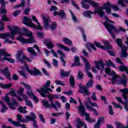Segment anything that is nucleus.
Returning a JSON list of instances; mask_svg holds the SVG:
<instances>
[{"label": "nucleus", "instance_id": "nucleus-30", "mask_svg": "<svg viewBox=\"0 0 128 128\" xmlns=\"http://www.w3.org/2000/svg\"><path fill=\"white\" fill-rule=\"evenodd\" d=\"M90 48H92L94 50H96V46L94 45V44H92L90 42L87 43L86 44V48H87L88 52H92Z\"/></svg>", "mask_w": 128, "mask_h": 128}, {"label": "nucleus", "instance_id": "nucleus-36", "mask_svg": "<svg viewBox=\"0 0 128 128\" xmlns=\"http://www.w3.org/2000/svg\"><path fill=\"white\" fill-rule=\"evenodd\" d=\"M85 118L86 120H87V122H96V120L90 118V114L88 113H87L85 115Z\"/></svg>", "mask_w": 128, "mask_h": 128}, {"label": "nucleus", "instance_id": "nucleus-13", "mask_svg": "<svg viewBox=\"0 0 128 128\" xmlns=\"http://www.w3.org/2000/svg\"><path fill=\"white\" fill-rule=\"evenodd\" d=\"M50 92H48V94H46V93L44 92L41 93V96H42V98H48L50 100V102H51V108H54L56 110H58L56 106V104L52 102V100H54V96L53 95H50Z\"/></svg>", "mask_w": 128, "mask_h": 128}, {"label": "nucleus", "instance_id": "nucleus-49", "mask_svg": "<svg viewBox=\"0 0 128 128\" xmlns=\"http://www.w3.org/2000/svg\"><path fill=\"white\" fill-rule=\"evenodd\" d=\"M25 4L26 2L24 0H22V2L18 5H16V6L14 7V8H20V6L22 7V8H24Z\"/></svg>", "mask_w": 128, "mask_h": 128}, {"label": "nucleus", "instance_id": "nucleus-55", "mask_svg": "<svg viewBox=\"0 0 128 128\" xmlns=\"http://www.w3.org/2000/svg\"><path fill=\"white\" fill-rule=\"evenodd\" d=\"M26 94L31 98H32L34 96V94L32 91H28L26 92Z\"/></svg>", "mask_w": 128, "mask_h": 128}, {"label": "nucleus", "instance_id": "nucleus-48", "mask_svg": "<svg viewBox=\"0 0 128 128\" xmlns=\"http://www.w3.org/2000/svg\"><path fill=\"white\" fill-rule=\"evenodd\" d=\"M28 52H30V54H32L33 56H36V51H34V48L33 47L28 48Z\"/></svg>", "mask_w": 128, "mask_h": 128}, {"label": "nucleus", "instance_id": "nucleus-9", "mask_svg": "<svg viewBox=\"0 0 128 128\" xmlns=\"http://www.w3.org/2000/svg\"><path fill=\"white\" fill-rule=\"evenodd\" d=\"M2 56H4L3 58L4 60H7L12 64L14 62V60L8 58V56H12V55L8 54V52H6V50L4 49L0 50V60H2L0 59Z\"/></svg>", "mask_w": 128, "mask_h": 128}, {"label": "nucleus", "instance_id": "nucleus-28", "mask_svg": "<svg viewBox=\"0 0 128 128\" xmlns=\"http://www.w3.org/2000/svg\"><path fill=\"white\" fill-rule=\"evenodd\" d=\"M128 48L126 46H123L122 48V52L121 53L120 56L122 58H128Z\"/></svg>", "mask_w": 128, "mask_h": 128}, {"label": "nucleus", "instance_id": "nucleus-22", "mask_svg": "<svg viewBox=\"0 0 128 128\" xmlns=\"http://www.w3.org/2000/svg\"><path fill=\"white\" fill-rule=\"evenodd\" d=\"M44 44H46V46H47V48L48 49L52 48L54 46V44H52V42L50 39H46L44 40Z\"/></svg>", "mask_w": 128, "mask_h": 128}, {"label": "nucleus", "instance_id": "nucleus-63", "mask_svg": "<svg viewBox=\"0 0 128 128\" xmlns=\"http://www.w3.org/2000/svg\"><path fill=\"white\" fill-rule=\"evenodd\" d=\"M26 106H30V108H32V102L30 100H26Z\"/></svg>", "mask_w": 128, "mask_h": 128}, {"label": "nucleus", "instance_id": "nucleus-47", "mask_svg": "<svg viewBox=\"0 0 128 128\" xmlns=\"http://www.w3.org/2000/svg\"><path fill=\"white\" fill-rule=\"evenodd\" d=\"M116 128H128V120L127 122V124L125 127H124V126H122V124L120 123L119 122H116Z\"/></svg>", "mask_w": 128, "mask_h": 128}, {"label": "nucleus", "instance_id": "nucleus-20", "mask_svg": "<svg viewBox=\"0 0 128 128\" xmlns=\"http://www.w3.org/2000/svg\"><path fill=\"white\" fill-rule=\"evenodd\" d=\"M54 16H58L60 18H62L63 20H64L66 18V14L63 10H60V12L55 11L54 12Z\"/></svg>", "mask_w": 128, "mask_h": 128}, {"label": "nucleus", "instance_id": "nucleus-50", "mask_svg": "<svg viewBox=\"0 0 128 128\" xmlns=\"http://www.w3.org/2000/svg\"><path fill=\"white\" fill-rule=\"evenodd\" d=\"M94 84V80L90 79L86 84V88H92Z\"/></svg>", "mask_w": 128, "mask_h": 128}, {"label": "nucleus", "instance_id": "nucleus-44", "mask_svg": "<svg viewBox=\"0 0 128 128\" xmlns=\"http://www.w3.org/2000/svg\"><path fill=\"white\" fill-rule=\"evenodd\" d=\"M0 14H8V10L6 9V5H2L0 8Z\"/></svg>", "mask_w": 128, "mask_h": 128}, {"label": "nucleus", "instance_id": "nucleus-18", "mask_svg": "<svg viewBox=\"0 0 128 128\" xmlns=\"http://www.w3.org/2000/svg\"><path fill=\"white\" fill-rule=\"evenodd\" d=\"M94 63L96 64L95 68L99 70H104V63L102 61H94Z\"/></svg>", "mask_w": 128, "mask_h": 128}, {"label": "nucleus", "instance_id": "nucleus-51", "mask_svg": "<svg viewBox=\"0 0 128 128\" xmlns=\"http://www.w3.org/2000/svg\"><path fill=\"white\" fill-rule=\"evenodd\" d=\"M56 26H58L56 22H52L51 25L50 26V28L51 30H56Z\"/></svg>", "mask_w": 128, "mask_h": 128}, {"label": "nucleus", "instance_id": "nucleus-59", "mask_svg": "<svg viewBox=\"0 0 128 128\" xmlns=\"http://www.w3.org/2000/svg\"><path fill=\"white\" fill-rule=\"evenodd\" d=\"M82 4L84 8H86V10H88V8H90V5L86 4L84 2H82Z\"/></svg>", "mask_w": 128, "mask_h": 128}, {"label": "nucleus", "instance_id": "nucleus-27", "mask_svg": "<svg viewBox=\"0 0 128 128\" xmlns=\"http://www.w3.org/2000/svg\"><path fill=\"white\" fill-rule=\"evenodd\" d=\"M78 110L82 116H86L88 114L86 112V107L84 106V104H80Z\"/></svg>", "mask_w": 128, "mask_h": 128}, {"label": "nucleus", "instance_id": "nucleus-62", "mask_svg": "<svg viewBox=\"0 0 128 128\" xmlns=\"http://www.w3.org/2000/svg\"><path fill=\"white\" fill-rule=\"evenodd\" d=\"M112 104H113V106L115 107V108H120V110H122V106H120V104H116V102H112Z\"/></svg>", "mask_w": 128, "mask_h": 128}, {"label": "nucleus", "instance_id": "nucleus-10", "mask_svg": "<svg viewBox=\"0 0 128 128\" xmlns=\"http://www.w3.org/2000/svg\"><path fill=\"white\" fill-rule=\"evenodd\" d=\"M103 43L104 44L105 46L101 45L98 42L96 41L94 42L95 46H96L97 48H102V50H114V48L112 46H110V42H108V41H104L103 42Z\"/></svg>", "mask_w": 128, "mask_h": 128}, {"label": "nucleus", "instance_id": "nucleus-45", "mask_svg": "<svg viewBox=\"0 0 128 128\" xmlns=\"http://www.w3.org/2000/svg\"><path fill=\"white\" fill-rule=\"evenodd\" d=\"M69 12L70 14L73 22H78V19L76 18V16L74 14V12H72V11L71 10H69Z\"/></svg>", "mask_w": 128, "mask_h": 128}, {"label": "nucleus", "instance_id": "nucleus-42", "mask_svg": "<svg viewBox=\"0 0 128 128\" xmlns=\"http://www.w3.org/2000/svg\"><path fill=\"white\" fill-rule=\"evenodd\" d=\"M42 102L44 108H52V103L50 105L48 104V101L47 100H42Z\"/></svg>", "mask_w": 128, "mask_h": 128}, {"label": "nucleus", "instance_id": "nucleus-53", "mask_svg": "<svg viewBox=\"0 0 128 128\" xmlns=\"http://www.w3.org/2000/svg\"><path fill=\"white\" fill-rule=\"evenodd\" d=\"M106 66H112V68H116V65H114V64H113L112 62L110 60H108L106 62Z\"/></svg>", "mask_w": 128, "mask_h": 128}, {"label": "nucleus", "instance_id": "nucleus-26", "mask_svg": "<svg viewBox=\"0 0 128 128\" xmlns=\"http://www.w3.org/2000/svg\"><path fill=\"white\" fill-rule=\"evenodd\" d=\"M8 122H10V124L14 125V126H16L17 128H18L20 126V122H14L12 118H8Z\"/></svg>", "mask_w": 128, "mask_h": 128}, {"label": "nucleus", "instance_id": "nucleus-56", "mask_svg": "<svg viewBox=\"0 0 128 128\" xmlns=\"http://www.w3.org/2000/svg\"><path fill=\"white\" fill-rule=\"evenodd\" d=\"M108 112L110 116H114V110H112V106L111 105L108 106Z\"/></svg>", "mask_w": 128, "mask_h": 128}, {"label": "nucleus", "instance_id": "nucleus-16", "mask_svg": "<svg viewBox=\"0 0 128 128\" xmlns=\"http://www.w3.org/2000/svg\"><path fill=\"white\" fill-rule=\"evenodd\" d=\"M42 18L44 20V28L48 30L50 28V18L46 16L44 14H42Z\"/></svg>", "mask_w": 128, "mask_h": 128}, {"label": "nucleus", "instance_id": "nucleus-46", "mask_svg": "<svg viewBox=\"0 0 128 128\" xmlns=\"http://www.w3.org/2000/svg\"><path fill=\"white\" fill-rule=\"evenodd\" d=\"M69 81L70 82V86L72 88H74V82H75L74 78V76L72 75L70 76V78L69 80Z\"/></svg>", "mask_w": 128, "mask_h": 128}, {"label": "nucleus", "instance_id": "nucleus-54", "mask_svg": "<svg viewBox=\"0 0 128 128\" xmlns=\"http://www.w3.org/2000/svg\"><path fill=\"white\" fill-rule=\"evenodd\" d=\"M24 89L22 88H20L18 92V95L20 96H22L24 94Z\"/></svg>", "mask_w": 128, "mask_h": 128}, {"label": "nucleus", "instance_id": "nucleus-38", "mask_svg": "<svg viewBox=\"0 0 128 128\" xmlns=\"http://www.w3.org/2000/svg\"><path fill=\"white\" fill-rule=\"evenodd\" d=\"M70 74V71H68L66 72L62 69L60 70V74L62 76H64V78L68 76Z\"/></svg>", "mask_w": 128, "mask_h": 128}, {"label": "nucleus", "instance_id": "nucleus-17", "mask_svg": "<svg viewBox=\"0 0 128 128\" xmlns=\"http://www.w3.org/2000/svg\"><path fill=\"white\" fill-rule=\"evenodd\" d=\"M16 58L20 62L24 64V60H26V56L24 55V54L22 51H18L16 54Z\"/></svg>", "mask_w": 128, "mask_h": 128}, {"label": "nucleus", "instance_id": "nucleus-57", "mask_svg": "<svg viewBox=\"0 0 128 128\" xmlns=\"http://www.w3.org/2000/svg\"><path fill=\"white\" fill-rule=\"evenodd\" d=\"M110 6L114 10L116 11L118 10V6H115L114 4H110Z\"/></svg>", "mask_w": 128, "mask_h": 128}, {"label": "nucleus", "instance_id": "nucleus-60", "mask_svg": "<svg viewBox=\"0 0 128 128\" xmlns=\"http://www.w3.org/2000/svg\"><path fill=\"white\" fill-rule=\"evenodd\" d=\"M0 26H1L0 32H2V30H4V22L2 20H0Z\"/></svg>", "mask_w": 128, "mask_h": 128}, {"label": "nucleus", "instance_id": "nucleus-29", "mask_svg": "<svg viewBox=\"0 0 128 128\" xmlns=\"http://www.w3.org/2000/svg\"><path fill=\"white\" fill-rule=\"evenodd\" d=\"M82 58L84 60L85 62V70L84 71L86 72V73L88 72V70H90V63L88 62V60L84 58L82 56Z\"/></svg>", "mask_w": 128, "mask_h": 128}, {"label": "nucleus", "instance_id": "nucleus-19", "mask_svg": "<svg viewBox=\"0 0 128 128\" xmlns=\"http://www.w3.org/2000/svg\"><path fill=\"white\" fill-rule=\"evenodd\" d=\"M32 20L33 22H36V24H38V26L35 25L36 27H32V28H36V30H42V27L40 24V22H38V20H36V16H32Z\"/></svg>", "mask_w": 128, "mask_h": 128}, {"label": "nucleus", "instance_id": "nucleus-32", "mask_svg": "<svg viewBox=\"0 0 128 128\" xmlns=\"http://www.w3.org/2000/svg\"><path fill=\"white\" fill-rule=\"evenodd\" d=\"M84 3L89 2L90 4L92 6H98V3H96L94 2L92 0H84Z\"/></svg>", "mask_w": 128, "mask_h": 128}, {"label": "nucleus", "instance_id": "nucleus-7", "mask_svg": "<svg viewBox=\"0 0 128 128\" xmlns=\"http://www.w3.org/2000/svg\"><path fill=\"white\" fill-rule=\"evenodd\" d=\"M105 18L106 20L104 23H103V24L105 28H106L108 32H110L112 38L114 39L116 38V35H114V34L112 33V30H114V28H112V24H114V22L110 20L106 16H105Z\"/></svg>", "mask_w": 128, "mask_h": 128}, {"label": "nucleus", "instance_id": "nucleus-6", "mask_svg": "<svg viewBox=\"0 0 128 128\" xmlns=\"http://www.w3.org/2000/svg\"><path fill=\"white\" fill-rule=\"evenodd\" d=\"M84 104L87 110L93 112L94 114H96V116H98V113L96 110L92 108V106H96V108H98V104L96 103L92 102L90 98H87V101L84 102Z\"/></svg>", "mask_w": 128, "mask_h": 128}, {"label": "nucleus", "instance_id": "nucleus-4", "mask_svg": "<svg viewBox=\"0 0 128 128\" xmlns=\"http://www.w3.org/2000/svg\"><path fill=\"white\" fill-rule=\"evenodd\" d=\"M120 92H122V98H123L124 102L122 100V98L120 97H116V100L120 102V104H122L124 106V108L126 112H128V88H124L120 90Z\"/></svg>", "mask_w": 128, "mask_h": 128}, {"label": "nucleus", "instance_id": "nucleus-2", "mask_svg": "<svg viewBox=\"0 0 128 128\" xmlns=\"http://www.w3.org/2000/svg\"><path fill=\"white\" fill-rule=\"evenodd\" d=\"M24 32H19L20 36H26L28 38H30L29 39H26L22 36H18L17 38L18 40L22 44H34V42H36V40L34 36H32V32L26 29H24Z\"/></svg>", "mask_w": 128, "mask_h": 128}, {"label": "nucleus", "instance_id": "nucleus-35", "mask_svg": "<svg viewBox=\"0 0 128 128\" xmlns=\"http://www.w3.org/2000/svg\"><path fill=\"white\" fill-rule=\"evenodd\" d=\"M62 42L66 44H68V46H72V40L68 39V38H63Z\"/></svg>", "mask_w": 128, "mask_h": 128}, {"label": "nucleus", "instance_id": "nucleus-21", "mask_svg": "<svg viewBox=\"0 0 128 128\" xmlns=\"http://www.w3.org/2000/svg\"><path fill=\"white\" fill-rule=\"evenodd\" d=\"M57 52L58 54H60V56H61L60 58V60H61L63 66H66V60H64V58H66V54L61 50H58L57 51Z\"/></svg>", "mask_w": 128, "mask_h": 128}, {"label": "nucleus", "instance_id": "nucleus-41", "mask_svg": "<svg viewBox=\"0 0 128 128\" xmlns=\"http://www.w3.org/2000/svg\"><path fill=\"white\" fill-rule=\"evenodd\" d=\"M112 28H113V30L116 32H126V30L124 28H120L119 29H117L114 26L112 25L111 26Z\"/></svg>", "mask_w": 128, "mask_h": 128}, {"label": "nucleus", "instance_id": "nucleus-3", "mask_svg": "<svg viewBox=\"0 0 128 128\" xmlns=\"http://www.w3.org/2000/svg\"><path fill=\"white\" fill-rule=\"evenodd\" d=\"M18 32V28L14 27V31L11 32H6L5 34L2 33L0 34V38H2V40H5L4 42V44H6L8 42V44H16V42L14 41H12L10 40L8 38H10L11 40H14V35Z\"/></svg>", "mask_w": 128, "mask_h": 128}, {"label": "nucleus", "instance_id": "nucleus-43", "mask_svg": "<svg viewBox=\"0 0 128 128\" xmlns=\"http://www.w3.org/2000/svg\"><path fill=\"white\" fill-rule=\"evenodd\" d=\"M56 46L58 48H63V50H66V52H70V48H68V47H66L62 44H56Z\"/></svg>", "mask_w": 128, "mask_h": 128}, {"label": "nucleus", "instance_id": "nucleus-24", "mask_svg": "<svg viewBox=\"0 0 128 128\" xmlns=\"http://www.w3.org/2000/svg\"><path fill=\"white\" fill-rule=\"evenodd\" d=\"M1 72L6 76V78L10 80V71H8V68H6L4 70H2Z\"/></svg>", "mask_w": 128, "mask_h": 128}, {"label": "nucleus", "instance_id": "nucleus-61", "mask_svg": "<svg viewBox=\"0 0 128 128\" xmlns=\"http://www.w3.org/2000/svg\"><path fill=\"white\" fill-rule=\"evenodd\" d=\"M39 118H40V122H43V124L46 123V120H44V115L42 114H40L38 115Z\"/></svg>", "mask_w": 128, "mask_h": 128}, {"label": "nucleus", "instance_id": "nucleus-58", "mask_svg": "<svg viewBox=\"0 0 128 128\" xmlns=\"http://www.w3.org/2000/svg\"><path fill=\"white\" fill-rule=\"evenodd\" d=\"M83 78H84V74H82V72L80 71H79L78 72V78L79 80H82Z\"/></svg>", "mask_w": 128, "mask_h": 128}, {"label": "nucleus", "instance_id": "nucleus-5", "mask_svg": "<svg viewBox=\"0 0 128 128\" xmlns=\"http://www.w3.org/2000/svg\"><path fill=\"white\" fill-rule=\"evenodd\" d=\"M110 2L106 3L103 6V7H100L96 10L95 14H98L100 18H102L104 16L105 14L104 12L102 10H106V14H110V12H112V9H110Z\"/></svg>", "mask_w": 128, "mask_h": 128}, {"label": "nucleus", "instance_id": "nucleus-11", "mask_svg": "<svg viewBox=\"0 0 128 128\" xmlns=\"http://www.w3.org/2000/svg\"><path fill=\"white\" fill-rule=\"evenodd\" d=\"M50 86V80H48L45 85H43V87L41 88V94L45 93L46 94H48V92H52V90L49 88Z\"/></svg>", "mask_w": 128, "mask_h": 128}, {"label": "nucleus", "instance_id": "nucleus-12", "mask_svg": "<svg viewBox=\"0 0 128 128\" xmlns=\"http://www.w3.org/2000/svg\"><path fill=\"white\" fill-rule=\"evenodd\" d=\"M26 69L27 70V71L30 74H32L33 76H40V70L36 69V68H34L33 70H30L26 64H25L24 66H22V70H24Z\"/></svg>", "mask_w": 128, "mask_h": 128}, {"label": "nucleus", "instance_id": "nucleus-64", "mask_svg": "<svg viewBox=\"0 0 128 128\" xmlns=\"http://www.w3.org/2000/svg\"><path fill=\"white\" fill-rule=\"evenodd\" d=\"M2 20H4V22H10V19L8 18V16H6V15L2 16Z\"/></svg>", "mask_w": 128, "mask_h": 128}, {"label": "nucleus", "instance_id": "nucleus-34", "mask_svg": "<svg viewBox=\"0 0 128 128\" xmlns=\"http://www.w3.org/2000/svg\"><path fill=\"white\" fill-rule=\"evenodd\" d=\"M0 104L2 106V108L0 110L1 112H5L6 110H8V108L6 106V104L4 103V102L0 100Z\"/></svg>", "mask_w": 128, "mask_h": 128}, {"label": "nucleus", "instance_id": "nucleus-40", "mask_svg": "<svg viewBox=\"0 0 128 128\" xmlns=\"http://www.w3.org/2000/svg\"><path fill=\"white\" fill-rule=\"evenodd\" d=\"M18 110L20 112L24 114H26L28 112V111L26 110V106L24 107L20 106Z\"/></svg>", "mask_w": 128, "mask_h": 128}, {"label": "nucleus", "instance_id": "nucleus-31", "mask_svg": "<svg viewBox=\"0 0 128 128\" xmlns=\"http://www.w3.org/2000/svg\"><path fill=\"white\" fill-rule=\"evenodd\" d=\"M94 14H96V12L93 13L90 10L88 11H85L83 12V16H85L86 18H92V15Z\"/></svg>", "mask_w": 128, "mask_h": 128}, {"label": "nucleus", "instance_id": "nucleus-37", "mask_svg": "<svg viewBox=\"0 0 128 128\" xmlns=\"http://www.w3.org/2000/svg\"><path fill=\"white\" fill-rule=\"evenodd\" d=\"M77 28L82 32L83 39L84 42H86V36L84 34V30L82 27L77 26Z\"/></svg>", "mask_w": 128, "mask_h": 128}, {"label": "nucleus", "instance_id": "nucleus-15", "mask_svg": "<svg viewBox=\"0 0 128 128\" xmlns=\"http://www.w3.org/2000/svg\"><path fill=\"white\" fill-rule=\"evenodd\" d=\"M78 86L81 90L78 91L80 94H84L86 96H90V92L88 91L86 86H82L81 83H80L78 84Z\"/></svg>", "mask_w": 128, "mask_h": 128}, {"label": "nucleus", "instance_id": "nucleus-39", "mask_svg": "<svg viewBox=\"0 0 128 128\" xmlns=\"http://www.w3.org/2000/svg\"><path fill=\"white\" fill-rule=\"evenodd\" d=\"M124 2H125L126 4H128V0H118V4H120V6H121L126 8V5L124 4Z\"/></svg>", "mask_w": 128, "mask_h": 128}, {"label": "nucleus", "instance_id": "nucleus-8", "mask_svg": "<svg viewBox=\"0 0 128 128\" xmlns=\"http://www.w3.org/2000/svg\"><path fill=\"white\" fill-rule=\"evenodd\" d=\"M2 98L4 102H6L7 104H8V106H9L10 108V110H16V108L14 106H18L19 104L16 100H15L14 98H12V103H10V100L8 95L5 96L4 97H2Z\"/></svg>", "mask_w": 128, "mask_h": 128}, {"label": "nucleus", "instance_id": "nucleus-14", "mask_svg": "<svg viewBox=\"0 0 128 128\" xmlns=\"http://www.w3.org/2000/svg\"><path fill=\"white\" fill-rule=\"evenodd\" d=\"M23 24L30 28H36V25L32 23V20L30 18L24 16L23 18Z\"/></svg>", "mask_w": 128, "mask_h": 128}, {"label": "nucleus", "instance_id": "nucleus-33", "mask_svg": "<svg viewBox=\"0 0 128 128\" xmlns=\"http://www.w3.org/2000/svg\"><path fill=\"white\" fill-rule=\"evenodd\" d=\"M17 120H18V122H22L24 124L28 122V120L24 119V118H22V116L20 114L17 115Z\"/></svg>", "mask_w": 128, "mask_h": 128}, {"label": "nucleus", "instance_id": "nucleus-1", "mask_svg": "<svg viewBox=\"0 0 128 128\" xmlns=\"http://www.w3.org/2000/svg\"><path fill=\"white\" fill-rule=\"evenodd\" d=\"M105 72L109 76H113L112 78L111 79L112 84H122L123 86H126L128 84V78L124 74H122V78L120 80V78L118 76L116 75V72L110 70V67H107L105 68Z\"/></svg>", "mask_w": 128, "mask_h": 128}, {"label": "nucleus", "instance_id": "nucleus-52", "mask_svg": "<svg viewBox=\"0 0 128 128\" xmlns=\"http://www.w3.org/2000/svg\"><path fill=\"white\" fill-rule=\"evenodd\" d=\"M0 88H10L12 86V84H4L2 83H0Z\"/></svg>", "mask_w": 128, "mask_h": 128}, {"label": "nucleus", "instance_id": "nucleus-25", "mask_svg": "<svg viewBox=\"0 0 128 128\" xmlns=\"http://www.w3.org/2000/svg\"><path fill=\"white\" fill-rule=\"evenodd\" d=\"M80 66V58L76 56H74V63L71 66V68H74V66Z\"/></svg>", "mask_w": 128, "mask_h": 128}, {"label": "nucleus", "instance_id": "nucleus-23", "mask_svg": "<svg viewBox=\"0 0 128 128\" xmlns=\"http://www.w3.org/2000/svg\"><path fill=\"white\" fill-rule=\"evenodd\" d=\"M25 118L27 121L30 122V120H35L36 118V114H34V113L31 112L30 113V116H26Z\"/></svg>", "mask_w": 128, "mask_h": 128}]
</instances>
